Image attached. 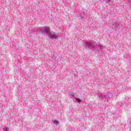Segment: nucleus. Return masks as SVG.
<instances>
[{
    "instance_id": "f257e3e1",
    "label": "nucleus",
    "mask_w": 131,
    "mask_h": 131,
    "mask_svg": "<svg viewBox=\"0 0 131 131\" xmlns=\"http://www.w3.org/2000/svg\"><path fill=\"white\" fill-rule=\"evenodd\" d=\"M85 48L86 49H91V50H96V51H100L102 49L101 45H97L96 42L89 40L85 43Z\"/></svg>"
},
{
    "instance_id": "f03ea898",
    "label": "nucleus",
    "mask_w": 131,
    "mask_h": 131,
    "mask_svg": "<svg viewBox=\"0 0 131 131\" xmlns=\"http://www.w3.org/2000/svg\"><path fill=\"white\" fill-rule=\"evenodd\" d=\"M50 29L49 27H43L41 28L40 31L42 33H44L45 35H49L51 33Z\"/></svg>"
},
{
    "instance_id": "7ed1b4c3",
    "label": "nucleus",
    "mask_w": 131,
    "mask_h": 131,
    "mask_svg": "<svg viewBox=\"0 0 131 131\" xmlns=\"http://www.w3.org/2000/svg\"><path fill=\"white\" fill-rule=\"evenodd\" d=\"M48 36L50 39H58L59 38V35L56 33L50 32Z\"/></svg>"
},
{
    "instance_id": "20e7f679",
    "label": "nucleus",
    "mask_w": 131,
    "mask_h": 131,
    "mask_svg": "<svg viewBox=\"0 0 131 131\" xmlns=\"http://www.w3.org/2000/svg\"><path fill=\"white\" fill-rule=\"evenodd\" d=\"M98 97L99 98H104L105 100H109L110 96L109 95H104L102 93H99L98 94Z\"/></svg>"
},
{
    "instance_id": "39448f33",
    "label": "nucleus",
    "mask_w": 131,
    "mask_h": 131,
    "mask_svg": "<svg viewBox=\"0 0 131 131\" xmlns=\"http://www.w3.org/2000/svg\"><path fill=\"white\" fill-rule=\"evenodd\" d=\"M53 122L55 125H58V124H59V121L57 120H54L53 121Z\"/></svg>"
},
{
    "instance_id": "423d86ee",
    "label": "nucleus",
    "mask_w": 131,
    "mask_h": 131,
    "mask_svg": "<svg viewBox=\"0 0 131 131\" xmlns=\"http://www.w3.org/2000/svg\"><path fill=\"white\" fill-rule=\"evenodd\" d=\"M69 96H71V98H74V97H75V95H74L73 93H70Z\"/></svg>"
},
{
    "instance_id": "0eeeda50",
    "label": "nucleus",
    "mask_w": 131,
    "mask_h": 131,
    "mask_svg": "<svg viewBox=\"0 0 131 131\" xmlns=\"http://www.w3.org/2000/svg\"><path fill=\"white\" fill-rule=\"evenodd\" d=\"M3 130L4 131H9V127H4L3 128Z\"/></svg>"
},
{
    "instance_id": "6e6552de",
    "label": "nucleus",
    "mask_w": 131,
    "mask_h": 131,
    "mask_svg": "<svg viewBox=\"0 0 131 131\" xmlns=\"http://www.w3.org/2000/svg\"><path fill=\"white\" fill-rule=\"evenodd\" d=\"M76 101L77 102H78V103H80L81 102V100H80V99H79V98H75Z\"/></svg>"
},
{
    "instance_id": "1a4fd4ad",
    "label": "nucleus",
    "mask_w": 131,
    "mask_h": 131,
    "mask_svg": "<svg viewBox=\"0 0 131 131\" xmlns=\"http://www.w3.org/2000/svg\"><path fill=\"white\" fill-rule=\"evenodd\" d=\"M111 0H107V2H110Z\"/></svg>"
}]
</instances>
